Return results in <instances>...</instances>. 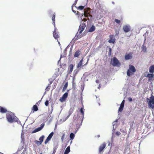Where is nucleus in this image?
<instances>
[{"mask_svg":"<svg viewBox=\"0 0 154 154\" xmlns=\"http://www.w3.org/2000/svg\"><path fill=\"white\" fill-rule=\"evenodd\" d=\"M35 142L38 145H41L42 144V143L40 142V141H38V140H35Z\"/></svg>","mask_w":154,"mask_h":154,"instance_id":"nucleus-32","label":"nucleus"},{"mask_svg":"<svg viewBox=\"0 0 154 154\" xmlns=\"http://www.w3.org/2000/svg\"><path fill=\"white\" fill-rule=\"evenodd\" d=\"M70 151V147L69 146H68L66 149L64 154H68Z\"/></svg>","mask_w":154,"mask_h":154,"instance_id":"nucleus-21","label":"nucleus"},{"mask_svg":"<svg viewBox=\"0 0 154 154\" xmlns=\"http://www.w3.org/2000/svg\"><path fill=\"white\" fill-rule=\"evenodd\" d=\"M40 103V100H39L36 103V104L39 105V103Z\"/></svg>","mask_w":154,"mask_h":154,"instance_id":"nucleus-49","label":"nucleus"},{"mask_svg":"<svg viewBox=\"0 0 154 154\" xmlns=\"http://www.w3.org/2000/svg\"><path fill=\"white\" fill-rule=\"evenodd\" d=\"M136 71V69L134 66L132 65H130L129 66V68L127 72L128 76H130L133 75L134 73Z\"/></svg>","mask_w":154,"mask_h":154,"instance_id":"nucleus-3","label":"nucleus"},{"mask_svg":"<svg viewBox=\"0 0 154 154\" xmlns=\"http://www.w3.org/2000/svg\"><path fill=\"white\" fill-rule=\"evenodd\" d=\"M68 95V94L67 92L64 93L62 96L59 99L60 101L62 103L65 101L66 99L67 98Z\"/></svg>","mask_w":154,"mask_h":154,"instance_id":"nucleus-9","label":"nucleus"},{"mask_svg":"<svg viewBox=\"0 0 154 154\" xmlns=\"http://www.w3.org/2000/svg\"><path fill=\"white\" fill-rule=\"evenodd\" d=\"M75 137V135L73 133H71L70 135V139L72 140Z\"/></svg>","mask_w":154,"mask_h":154,"instance_id":"nucleus-27","label":"nucleus"},{"mask_svg":"<svg viewBox=\"0 0 154 154\" xmlns=\"http://www.w3.org/2000/svg\"><path fill=\"white\" fill-rule=\"evenodd\" d=\"M96 82L97 83H98L99 82V81L98 80H96Z\"/></svg>","mask_w":154,"mask_h":154,"instance_id":"nucleus-50","label":"nucleus"},{"mask_svg":"<svg viewBox=\"0 0 154 154\" xmlns=\"http://www.w3.org/2000/svg\"><path fill=\"white\" fill-rule=\"evenodd\" d=\"M68 86V82H66L65 84L64 87H63V91H65L67 87Z\"/></svg>","mask_w":154,"mask_h":154,"instance_id":"nucleus-28","label":"nucleus"},{"mask_svg":"<svg viewBox=\"0 0 154 154\" xmlns=\"http://www.w3.org/2000/svg\"><path fill=\"white\" fill-rule=\"evenodd\" d=\"M123 108L124 107L123 106H120L118 109V111L120 112H122L123 109Z\"/></svg>","mask_w":154,"mask_h":154,"instance_id":"nucleus-30","label":"nucleus"},{"mask_svg":"<svg viewBox=\"0 0 154 154\" xmlns=\"http://www.w3.org/2000/svg\"><path fill=\"white\" fill-rule=\"evenodd\" d=\"M132 53L130 52L129 54H126L125 56V58L126 60L131 59L132 58Z\"/></svg>","mask_w":154,"mask_h":154,"instance_id":"nucleus-11","label":"nucleus"},{"mask_svg":"<svg viewBox=\"0 0 154 154\" xmlns=\"http://www.w3.org/2000/svg\"><path fill=\"white\" fill-rule=\"evenodd\" d=\"M45 138V136L44 135H42L41 137L39 139V141H40V142L42 143V142L43 140Z\"/></svg>","mask_w":154,"mask_h":154,"instance_id":"nucleus-26","label":"nucleus"},{"mask_svg":"<svg viewBox=\"0 0 154 154\" xmlns=\"http://www.w3.org/2000/svg\"><path fill=\"white\" fill-rule=\"evenodd\" d=\"M57 148L56 147L54 148L53 149V154H54L56 151Z\"/></svg>","mask_w":154,"mask_h":154,"instance_id":"nucleus-39","label":"nucleus"},{"mask_svg":"<svg viewBox=\"0 0 154 154\" xmlns=\"http://www.w3.org/2000/svg\"><path fill=\"white\" fill-rule=\"evenodd\" d=\"M125 101L124 100H123L122 103H121V104H120V106H123V107H124V103H125Z\"/></svg>","mask_w":154,"mask_h":154,"instance_id":"nucleus-37","label":"nucleus"},{"mask_svg":"<svg viewBox=\"0 0 154 154\" xmlns=\"http://www.w3.org/2000/svg\"><path fill=\"white\" fill-rule=\"evenodd\" d=\"M58 42V43H59V44H60V42Z\"/></svg>","mask_w":154,"mask_h":154,"instance_id":"nucleus-55","label":"nucleus"},{"mask_svg":"<svg viewBox=\"0 0 154 154\" xmlns=\"http://www.w3.org/2000/svg\"><path fill=\"white\" fill-rule=\"evenodd\" d=\"M114 21L117 24H119L121 23V21L117 19H115L114 20Z\"/></svg>","mask_w":154,"mask_h":154,"instance_id":"nucleus-31","label":"nucleus"},{"mask_svg":"<svg viewBox=\"0 0 154 154\" xmlns=\"http://www.w3.org/2000/svg\"><path fill=\"white\" fill-rule=\"evenodd\" d=\"M148 103V107L149 108H154V96H151L149 100L148 98L147 99Z\"/></svg>","mask_w":154,"mask_h":154,"instance_id":"nucleus-4","label":"nucleus"},{"mask_svg":"<svg viewBox=\"0 0 154 154\" xmlns=\"http://www.w3.org/2000/svg\"><path fill=\"white\" fill-rule=\"evenodd\" d=\"M45 105L46 106H48L49 105V101L47 100L45 102Z\"/></svg>","mask_w":154,"mask_h":154,"instance_id":"nucleus-35","label":"nucleus"},{"mask_svg":"<svg viewBox=\"0 0 154 154\" xmlns=\"http://www.w3.org/2000/svg\"><path fill=\"white\" fill-rule=\"evenodd\" d=\"M116 134L117 136H119L121 134V133L119 131L116 132Z\"/></svg>","mask_w":154,"mask_h":154,"instance_id":"nucleus-41","label":"nucleus"},{"mask_svg":"<svg viewBox=\"0 0 154 154\" xmlns=\"http://www.w3.org/2000/svg\"><path fill=\"white\" fill-rule=\"evenodd\" d=\"M45 125V124H41V126L39 127V128H41V129L42 130V128L44 127V126Z\"/></svg>","mask_w":154,"mask_h":154,"instance_id":"nucleus-40","label":"nucleus"},{"mask_svg":"<svg viewBox=\"0 0 154 154\" xmlns=\"http://www.w3.org/2000/svg\"><path fill=\"white\" fill-rule=\"evenodd\" d=\"M95 26L93 25L91 27L89 28L88 32H92L95 30Z\"/></svg>","mask_w":154,"mask_h":154,"instance_id":"nucleus-17","label":"nucleus"},{"mask_svg":"<svg viewBox=\"0 0 154 154\" xmlns=\"http://www.w3.org/2000/svg\"><path fill=\"white\" fill-rule=\"evenodd\" d=\"M149 72L151 74L154 72V65L151 66L149 68Z\"/></svg>","mask_w":154,"mask_h":154,"instance_id":"nucleus-16","label":"nucleus"},{"mask_svg":"<svg viewBox=\"0 0 154 154\" xmlns=\"http://www.w3.org/2000/svg\"><path fill=\"white\" fill-rule=\"evenodd\" d=\"M7 109L3 107L0 106V112L2 113H5L7 112Z\"/></svg>","mask_w":154,"mask_h":154,"instance_id":"nucleus-19","label":"nucleus"},{"mask_svg":"<svg viewBox=\"0 0 154 154\" xmlns=\"http://www.w3.org/2000/svg\"><path fill=\"white\" fill-rule=\"evenodd\" d=\"M55 14L54 13L52 16V20L53 21L52 24L55 26Z\"/></svg>","mask_w":154,"mask_h":154,"instance_id":"nucleus-22","label":"nucleus"},{"mask_svg":"<svg viewBox=\"0 0 154 154\" xmlns=\"http://www.w3.org/2000/svg\"><path fill=\"white\" fill-rule=\"evenodd\" d=\"M111 48H109V51L108 53V54L109 55H110L111 54Z\"/></svg>","mask_w":154,"mask_h":154,"instance_id":"nucleus-44","label":"nucleus"},{"mask_svg":"<svg viewBox=\"0 0 154 154\" xmlns=\"http://www.w3.org/2000/svg\"><path fill=\"white\" fill-rule=\"evenodd\" d=\"M145 76L148 78V81L150 82H152L154 80V74H148L146 76L145 75Z\"/></svg>","mask_w":154,"mask_h":154,"instance_id":"nucleus-7","label":"nucleus"},{"mask_svg":"<svg viewBox=\"0 0 154 154\" xmlns=\"http://www.w3.org/2000/svg\"><path fill=\"white\" fill-rule=\"evenodd\" d=\"M80 25L79 26V29L77 33L75 36V39L76 40L82 37V36L81 34L82 33V32L84 31L85 28L86 26V24Z\"/></svg>","mask_w":154,"mask_h":154,"instance_id":"nucleus-1","label":"nucleus"},{"mask_svg":"<svg viewBox=\"0 0 154 154\" xmlns=\"http://www.w3.org/2000/svg\"><path fill=\"white\" fill-rule=\"evenodd\" d=\"M80 50H77L74 53V57H79L80 54Z\"/></svg>","mask_w":154,"mask_h":154,"instance_id":"nucleus-20","label":"nucleus"},{"mask_svg":"<svg viewBox=\"0 0 154 154\" xmlns=\"http://www.w3.org/2000/svg\"><path fill=\"white\" fill-rule=\"evenodd\" d=\"M50 87L49 86H47L46 89H45V90L46 91H48L50 89Z\"/></svg>","mask_w":154,"mask_h":154,"instance_id":"nucleus-42","label":"nucleus"},{"mask_svg":"<svg viewBox=\"0 0 154 154\" xmlns=\"http://www.w3.org/2000/svg\"><path fill=\"white\" fill-rule=\"evenodd\" d=\"M32 109L35 111H37L38 110V108L37 106L36 105H34L32 107Z\"/></svg>","mask_w":154,"mask_h":154,"instance_id":"nucleus-24","label":"nucleus"},{"mask_svg":"<svg viewBox=\"0 0 154 154\" xmlns=\"http://www.w3.org/2000/svg\"><path fill=\"white\" fill-rule=\"evenodd\" d=\"M74 110V108H71L70 109L69 111V115L67 116L65 119V120L68 119V118L71 115L72 113L73 112Z\"/></svg>","mask_w":154,"mask_h":154,"instance_id":"nucleus-15","label":"nucleus"},{"mask_svg":"<svg viewBox=\"0 0 154 154\" xmlns=\"http://www.w3.org/2000/svg\"><path fill=\"white\" fill-rule=\"evenodd\" d=\"M128 100L129 102H131L132 101V98L130 97L128 98Z\"/></svg>","mask_w":154,"mask_h":154,"instance_id":"nucleus-45","label":"nucleus"},{"mask_svg":"<svg viewBox=\"0 0 154 154\" xmlns=\"http://www.w3.org/2000/svg\"><path fill=\"white\" fill-rule=\"evenodd\" d=\"M82 24H83V25H84L83 24H86V23H84L83 22V23H81V25H82Z\"/></svg>","mask_w":154,"mask_h":154,"instance_id":"nucleus-51","label":"nucleus"},{"mask_svg":"<svg viewBox=\"0 0 154 154\" xmlns=\"http://www.w3.org/2000/svg\"><path fill=\"white\" fill-rule=\"evenodd\" d=\"M83 58H82L79 63L77 66L78 68H79L82 66V63L83 61Z\"/></svg>","mask_w":154,"mask_h":154,"instance_id":"nucleus-23","label":"nucleus"},{"mask_svg":"<svg viewBox=\"0 0 154 154\" xmlns=\"http://www.w3.org/2000/svg\"><path fill=\"white\" fill-rule=\"evenodd\" d=\"M111 64L114 66H119L121 65L119 60L115 57H114L112 60H111Z\"/></svg>","mask_w":154,"mask_h":154,"instance_id":"nucleus-6","label":"nucleus"},{"mask_svg":"<svg viewBox=\"0 0 154 154\" xmlns=\"http://www.w3.org/2000/svg\"><path fill=\"white\" fill-rule=\"evenodd\" d=\"M88 59L87 60V62L84 65H86L88 63Z\"/></svg>","mask_w":154,"mask_h":154,"instance_id":"nucleus-52","label":"nucleus"},{"mask_svg":"<svg viewBox=\"0 0 154 154\" xmlns=\"http://www.w3.org/2000/svg\"><path fill=\"white\" fill-rule=\"evenodd\" d=\"M90 8H86L84 9V16L85 17H87L89 21L92 20V16L90 14Z\"/></svg>","mask_w":154,"mask_h":154,"instance_id":"nucleus-2","label":"nucleus"},{"mask_svg":"<svg viewBox=\"0 0 154 154\" xmlns=\"http://www.w3.org/2000/svg\"><path fill=\"white\" fill-rule=\"evenodd\" d=\"M110 39L108 41V42L110 43L114 44L115 42V39L114 35H110L109 36Z\"/></svg>","mask_w":154,"mask_h":154,"instance_id":"nucleus-10","label":"nucleus"},{"mask_svg":"<svg viewBox=\"0 0 154 154\" xmlns=\"http://www.w3.org/2000/svg\"><path fill=\"white\" fill-rule=\"evenodd\" d=\"M36 129L37 132L41 130V129L39 127L38 128H36Z\"/></svg>","mask_w":154,"mask_h":154,"instance_id":"nucleus-46","label":"nucleus"},{"mask_svg":"<svg viewBox=\"0 0 154 154\" xmlns=\"http://www.w3.org/2000/svg\"><path fill=\"white\" fill-rule=\"evenodd\" d=\"M78 0H75V1L74 2V4H73V5L72 6V9L73 12L74 13H75L76 12V11H74L73 10V6L75 5L77 3V2Z\"/></svg>","mask_w":154,"mask_h":154,"instance_id":"nucleus-25","label":"nucleus"},{"mask_svg":"<svg viewBox=\"0 0 154 154\" xmlns=\"http://www.w3.org/2000/svg\"><path fill=\"white\" fill-rule=\"evenodd\" d=\"M73 65L72 64H70L68 67V74H71L72 71L73 69Z\"/></svg>","mask_w":154,"mask_h":154,"instance_id":"nucleus-14","label":"nucleus"},{"mask_svg":"<svg viewBox=\"0 0 154 154\" xmlns=\"http://www.w3.org/2000/svg\"><path fill=\"white\" fill-rule=\"evenodd\" d=\"M125 101L124 100H123L122 103H121V104H120V106H123V107H124V103H125Z\"/></svg>","mask_w":154,"mask_h":154,"instance_id":"nucleus-36","label":"nucleus"},{"mask_svg":"<svg viewBox=\"0 0 154 154\" xmlns=\"http://www.w3.org/2000/svg\"><path fill=\"white\" fill-rule=\"evenodd\" d=\"M54 134V133L53 132H52L49 134V135H48V137H47V139L45 141V144H46L47 143L48 141H49L51 140V139L53 136Z\"/></svg>","mask_w":154,"mask_h":154,"instance_id":"nucleus-12","label":"nucleus"},{"mask_svg":"<svg viewBox=\"0 0 154 154\" xmlns=\"http://www.w3.org/2000/svg\"><path fill=\"white\" fill-rule=\"evenodd\" d=\"M83 107H82L80 109V112L81 113L83 117L84 115V113L83 111Z\"/></svg>","mask_w":154,"mask_h":154,"instance_id":"nucleus-29","label":"nucleus"},{"mask_svg":"<svg viewBox=\"0 0 154 154\" xmlns=\"http://www.w3.org/2000/svg\"><path fill=\"white\" fill-rule=\"evenodd\" d=\"M146 46H143L142 48V50L144 52H146Z\"/></svg>","mask_w":154,"mask_h":154,"instance_id":"nucleus-34","label":"nucleus"},{"mask_svg":"<svg viewBox=\"0 0 154 154\" xmlns=\"http://www.w3.org/2000/svg\"><path fill=\"white\" fill-rule=\"evenodd\" d=\"M123 29L125 32H128L130 30V26L129 25H125L123 27Z\"/></svg>","mask_w":154,"mask_h":154,"instance_id":"nucleus-13","label":"nucleus"},{"mask_svg":"<svg viewBox=\"0 0 154 154\" xmlns=\"http://www.w3.org/2000/svg\"><path fill=\"white\" fill-rule=\"evenodd\" d=\"M53 36L55 39H57V38L59 37V35L58 32H53Z\"/></svg>","mask_w":154,"mask_h":154,"instance_id":"nucleus-18","label":"nucleus"},{"mask_svg":"<svg viewBox=\"0 0 154 154\" xmlns=\"http://www.w3.org/2000/svg\"><path fill=\"white\" fill-rule=\"evenodd\" d=\"M84 8H85V6H79L78 7V9H80V10H82L83 9H84Z\"/></svg>","mask_w":154,"mask_h":154,"instance_id":"nucleus-33","label":"nucleus"},{"mask_svg":"<svg viewBox=\"0 0 154 154\" xmlns=\"http://www.w3.org/2000/svg\"><path fill=\"white\" fill-rule=\"evenodd\" d=\"M54 26V31L53 32H57L56 31H57V29L56 27L55 26H55Z\"/></svg>","mask_w":154,"mask_h":154,"instance_id":"nucleus-43","label":"nucleus"},{"mask_svg":"<svg viewBox=\"0 0 154 154\" xmlns=\"http://www.w3.org/2000/svg\"><path fill=\"white\" fill-rule=\"evenodd\" d=\"M0 153L1 154H3V153H1V152H0Z\"/></svg>","mask_w":154,"mask_h":154,"instance_id":"nucleus-54","label":"nucleus"},{"mask_svg":"<svg viewBox=\"0 0 154 154\" xmlns=\"http://www.w3.org/2000/svg\"><path fill=\"white\" fill-rule=\"evenodd\" d=\"M106 146V144L105 142H103L99 147V152L100 153H101L103 152L104 149L105 148Z\"/></svg>","mask_w":154,"mask_h":154,"instance_id":"nucleus-8","label":"nucleus"},{"mask_svg":"<svg viewBox=\"0 0 154 154\" xmlns=\"http://www.w3.org/2000/svg\"><path fill=\"white\" fill-rule=\"evenodd\" d=\"M65 136V134H63L62 135V136L61 137V140L63 141L64 138Z\"/></svg>","mask_w":154,"mask_h":154,"instance_id":"nucleus-38","label":"nucleus"},{"mask_svg":"<svg viewBox=\"0 0 154 154\" xmlns=\"http://www.w3.org/2000/svg\"><path fill=\"white\" fill-rule=\"evenodd\" d=\"M6 119L8 122L12 123L14 121V115L11 112L7 113L6 114Z\"/></svg>","mask_w":154,"mask_h":154,"instance_id":"nucleus-5","label":"nucleus"},{"mask_svg":"<svg viewBox=\"0 0 154 154\" xmlns=\"http://www.w3.org/2000/svg\"><path fill=\"white\" fill-rule=\"evenodd\" d=\"M37 130L36 129H34L32 132V133H36V132H37Z\"/></svg>","mask_w":154,"mask_h":154,"instance_id":"nucleus-47","label":"nucleus"},{"mask_svg":"<svg viewBox=\"0 0 154 154\" xmlns=\"http://www.w3.org/2000/svg\"><path fill=\"white\" fill-rule=\"evenodd\" d=\"M82 21L83 22H85L87 21V19H86L84 18L82 19Z\"/></svg>","mask_w":154,"mask_h":154,"instance_id":"nucleus-48","label":"nucleus"},{"mask_svg":"<svg viewBox=\"0 0 154 154\" xmlns=\"http://www.w3.org/2000/svg\"><path fill=\"white\" fill-rule=\"evenodd\" d=\"M100 137V135H98V136H97V137Z\"/></svg>","mask_w":154,"mask_h":154,"instance_id":"nucleus-53","label":"nucleus"}]
</instances>
